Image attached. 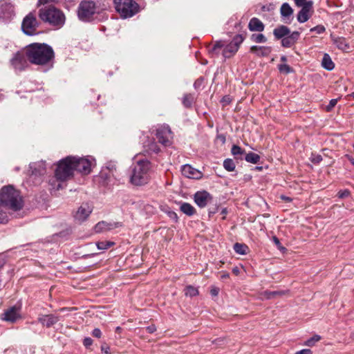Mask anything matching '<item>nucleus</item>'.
I'll list each match as a JSON object with an SVG mask.
<instances>
[{"mask_svg":"<svg viewBox=\"0 0 354 354\" xmlns=\"http://www.w3.org/2000/svg\"><path fill=\"white\" fill-rule=\"evenodd\" d=\"M26 56L32 64L52 66L54 51L46 44L34 43L26 47Z\"/></svg>","mask_w":354,"mask_h":354,"instance_id":"obj_1","label":"nucleus"},{"mask_svg":"<svg viewBox=\"0 0 354 354\" xmlns=\"http://www.w3.org/2000/svg\"><path fill=\"white\" fill-rule=\"evenodd\" d=\"M151 163L147 159L138 160L130 175V183L135 186H143L151 179Z\"/></svg>","mask_w":354,"mask_h":354,"instance_id":"obj_2","label":"nucleus"},{"mask_svg":"<svg viewBox=\"0 0 354 354\" xmlns=\"http://www.w3.org/2000/svg\"><path fill=\"white\" fill-rule=\"evenodd\" d=\"M0 205L16 212L23 207V200L19 191L12 185L4 186L0 189Z\"/></svg>","mask_w":354,"mask_h":354,"instance_id":"obj_3","label":"nucleus"},{"mask_svg":"<svg viewBox=\"0 0 354 354\" xmlns=\"http://www.w3.org/2000/svg\"><path fill=\"white\" fill-rule=\"evenodd\" d=\"M40 19L57 28L62 27L65 23L64 13L53 6H46L39 10Z\"/></svg>","mask_w":354,"mask_h":354,"instance_id":"obj_4","label":"nucleus"},{"mask_svg":"<svg viewBox=\"0 0 354 354\" xmlns=\"http://www.w3.org/2000/svg\"><path fill=\"white\" fill-rule=\"evenodd\" d=\"M74 171L73 156H67L61 160L55 170V177L60 181H64L72 176Z\"/></svg>","mask_w":354,"mask_h":354,"instance_id":"obj_5","label":"nucleus"},{"mask_svg":"<svg viewBox=\"0 0 354 354\" xmlns=\"http://www.w3.org/2000/svg\"><path fill=\"white\" fill-rule=\"evenodd\" d=\"M116 11L123 18L133 16L138 10V4L133 0H114Z\"/></svg>","mask_w":354,"mask_h":354,"instance_id":"obj_6","label":"nucleus"},{"mask_svg":"<svg viewBox=\"0 0 354 354\" xmlns=\"http://www.w3.org/2000/svg\"><path fill=\"white\" fill-rule=\"evenodd\" d=\"M97 12L95 3L93 1H83L78 7L77 15L83 21H89Z\"/></svg>","mask_w":354,"mask_h":354,"instance_id":"obj_7","label":"nucleus"},{"mask_svg":"<svg viewBox=\"0 0 354 354\" xmlns=\"http://www.w3.org/2000/svg\"><path fill=\"white\" fill-rule=\"evenodd\" d=\"M39 23L36 18V15L33 12H30L26 15L21 24V29L23 32L27 35H33L37 32V28Z\"/></svg>","mask_w":354,"mask_h":354,"instance_id":"obj_8","label":"nucleus"},{"mask_svg":"<svg viewBox=\"0 0 354 354\" xmlns=\"http://www.w3.org/2000/svg\"><path fill=\"white\" fill-rule=\"evenodd\" d=\"M28 59L26 56V49L24 52L18 51L14 54L12 59L10 60V63L12 68L16 72H21L24 71L28 66Z\"/></svg>","mask_w":354,"mask_h":354,"instance_id":"obj_9","label":"nucleus"},{"mask_svg":"<svg viewBox=\"0 0 354 354\" xmlns=\"http://www.w3.org/2000/svg\"><path fill=\"white\" fill-rule=\"evenodd\" d=\"M74 171L76 170L83 174H88L91 171L93 162L88 158L73 156Z\"/></svg>","mask_w":354,"mask_h":354,"instance_id":"obj_10","label":"nucleus"},{"mask_svg":"<svg viewBox=\"0 0 354 354\" xmlns=\"http://www.w3.org/2000/svg\"><path fill=\"white\" fill-rule=\"evenodd\" d=\"M156 138L160 143L165 146L171 144L173 133L168 125H162L156 130Z\"/></svg>","mask_w":354,"mask_h":354,"instance_id":"obj_11","label":"nucleus"},{"mask_svg":"<svg viewBox=\"0 0 354 354\" xmlns=\"http://www.w3.org/2000/svg\"><path fill=\"white\" fill-rule=\"evenodd\" d=\"M243 40L244 38L241 35H236L230 44L224 46L223 51V56L227 58L233 56L237 52L240 44Z\"/></svg>","mask_w":354,"mask_h":354,"instance_id":"obj_12","label":"nucleus"},{"mask_svg":"<svg viewBox=\"0 0 354 354\" xmlns=\"http://www.w3.org/2000/svg\"><path fill=\"white\" fill-rule=\"evenodd\" d=\"M15 15V8L11 3L6 0L0 1V19L8 21L14 17Z\"/></svg>","mask_w":354,"mask_h":354,"instance_id":"obj_13","label":"nucleus"},{"mask_svg":"<svg viewBox=\"0 0 354 354\" xmlns=\"http://www.w3.org/2000/svg\"><path fill=\"white\" fill-rule=\"evenodd\" d=\"M194 199L199 207L203 208L212 201V197L207 191H199L195 193Z\"/></svg>","mask_w":354,"mask_h":354,"instance_id":"obj_14","label":"nucleus"},{"mask_svg":"<svg viewBox=\"0 0 354 354\" xmlns=\"http://www.w3.org/2000/svg\"><path fill=\"white\" fill-rule=\"evenodd\" d=\"M313 2L308 1V3L303 7L297 14V21L299 23H304L307 21L312 15Z\"/></svg>","mask_w":354,"mask_h":354,"instance_id":"obj_15","label":"nucleus"},{"mask_svg":"<svg viewBox=\"0 0 354 354\" xmlns=\"http://www.w3.org/2000/svg\"><path fill=\"white\" fill-rule=\"evenodd\" d=\"M93 208L88 203H83L75 212L74 217L76 221H85L92 212Z\"/></svg>","mask_w":354,"mask_h":354,"instance_id":"obj_16","label":"nucleus"},{"mask_svg":"<svg viewBox=\"0 0 354 354\" xmlns=\"http://www.w3.org/2000/svg\"><path fill=\"white\" fill-rule=\"evenodd\" d=\"M182 174L188 178L200 179L203 176V174L198 169L192 167L189 165H185L181 169Z\"/></svg>","mask_w":354,"mask_h":354,"instance_id":"obj_17","label":"nucleus"},{"mask_svg":"<svg viewBox=\"0 0 354 354\" xmlns=\"http://www.w3.org/2000/svg\"><path fill=\"white\" fill-rule=\"evenodd\" d=\"M120 225H121L119 223H108L106 221H100L95 225L94 230L96 233H101L115 229Z\"/></svg>","mask_w":354,"mask_h":354,"instance_id":"obj_18","label":"nucleus"},{"mask_svg":"<svg viewBox=\"0 0 354 354\" xmlns=\"http://www.w3.org/2000/svg\"><path fill=\"white\" fill-rule=\"evenodd\" d=\"M300 33L298 31H294L281 39V45L285 48L292 47L299 39Z\"/></svg>","mask_w":354,"mask_h":354,"instance_id":"obj_19","label":"nucleus"},{"mask_svg":"<svg viewBox=\"0 0 354 354\" xmlns=\"http://www.w3.org/2000/svg\"><path fill=\"white\" fill-rule=\"evenodd\" d=\"M59 320V317L55 316L54 315H45L39 316L38 318V321L44 326L49 328Z\"/></svg>","mask_w":354,"mask_h":354,"instance_id":"obj_20","label":"nucleus"},{"mask_svg":"<svg viewBox=\"0 0 354 354\" xmlns=\"http://www.w3.org/2000/svg\"><path fill=\"white\" fill-rule=\"evenodd\" d=\"M250 52L258 57H268L272 52L270 46H252Z\"/></svg>","mask_w":354,"mask_h":354,"instance_id":"obj_21","label":"nucleus"},{"mask_svg":"<svg viewBox=\"0 0 354 354\" xmlns=\"http://www.w3.org/2000/svg\"><path fill=\"white\" fill-rule=\"evenodd\" d=\"M3 316L6 321L15 322L20 317L19 310L16 307H12L4 313Z\"/></svg>","mask_w":354,"mask_h":354,"instance_id":"obj_22","label":"nucleus"},{"mask_svg":"<svg viewBox=\"0 0 354 354\" xmlns=\"http://www.w3.org/2000/svg\"><path fill=\"white\" fill-rule=\"evenodd\" d=\"M248 28L250 31L262 32L265 28V26L259 19L253 17L249 21Z\"/></svg>","mask_w":354,"mask_h":354,"instance_id":"obj_23","label":"nucleus"},{"mask_svg":"<svg viewBox=\"0 0 354 354\" xmlns=\"http://www.w3.org/2000/svg\"><path fill=\"white\" fill-rule=\"evenodd\" d=\"M280 13L283 20L286 22L292 15L293 9L288 3H283L281 6Z\"/></svg>","mask_w":354,"mask_h":354,"instance_id":"obj_24","label":"nucleus"},{"mask_svg":"<svg viewBox=\"0 0 354 354\" xmlns=\"http://www.w3.org/2000/svg\"><path fill=\"white\" fill-rule=\"evenodd\" d=\"M290 32V29L284 25H281L274 28L273 30V35L277 39L284 38L288 35H289Z\"/></svg>","mask_w":354,"mask_h":354,"instance_id":"obj_25","label":"nucleus"},{"mask_svg":"<svg viewBox=\"0 0 354 354\" xmlns=\"http://www.w3.org/2000/svg\"><path fill=\"white\" fill-rule=\"evenodd\" d=\"M32 169V174L34 175H44L46 173V167L44 162L32 163L30 165Z\"/></svg>","mask_w":354,"mask_h":354,"instance_id":"obj_26","label":"nucleus"},{"mask_svg":"<svg viewBox=\"0 0 354 354\" xmlns=\"http://www.w3.org/2000/svg\"><path fill=\"white\" fill-rule=\"evenodd\" d=\"M322 66L327 71H332L334 68L335 64L328 54L325 53L324 55L322 61Z\"/></svg>","mask_w":354,"mask_h":354,"instance_id":"obj_27","label":"nucleus"},{"mask_svg":"<svg viewBox=\"0 0 354 354\" xmlns=\"http://www.w3.org/2000/svg\"><path fill=\"white\" fill-rule=\"evenodd\" d=\"M180 209L186 215L191 216L195 214V208L188 203H183L180 205Z\"/></svg>","mask_w":354,"mask_h":354,"instance_id":"obj_28","label":"nucleus"},{"mask_svg":"<svg viewBox=\"0 0 354 354\" xmlns=\"http://www.w3.org/2000/svg\"><path fill=\"white\" fill-rule=\"evenodd\" d=\"M10 208H7L0 205V223H6L9 220Z\"/></svg>","mask_w":354,"mask_h":354,"instance_id":"obj_29","label":"nucleus"},{"mask_svg":"<svg viewBox=\"0 0 354 354\" xmlns=\"http://www.w3.org/2000/svg\"><path fill=\"white\" fill-rule=\"evenodd\" d=\"M195 97L194 94H185L183 98V104L186 108H191L194 102Z\"/></svg>","mask_w":354,"mask_h":354,"instance_id":"obj_30","label":"nucleus"},{"mask_svg":"<svg viewBox=\"0 0 354 354\" xmlns=\"http://www.w3.org/2000/svg\"><path fill=\"white\" fill-rule=\"evenodd\" d=\"M245 160L248 162L257 164L260 160V156L257 153L250 152L245 155Z\"/></svg>","mask_w":354,"mask_h":354,"instance_id":"obj_31","label":"nucleus"},{"mask_svg":"<svg viewBox=\"0 0 354 354\" xmlns=\"http://www.w3.org/2000/svg\"><path fill=\"white\" fill-rule=\"evenodd\" d=\"M248 249V246L243 243H236L234 245V251L239 254H245Z\"/></svg>","mask_w":354,"mask_h":354,"instance_id":"obj_32","label":"nucleus"},{"mask_svg":"<svg viewBox=\"0 0 354 354\" xmlns=\"http://www.w3.org/2000/svg\"><path fill=\"white\" fill-rule=\"evenodd\" d=\"M288 291L281 290V291H266L264 292V295L267 297V299H272L277 296L284 295L287 293Z\"/></svg>","mask_w":354,"mask_h":354,"instance_id":"obj_33","label":"nucleus"},{"mask_svg":"<svg viewBox=\"0 0 354 354\" xmlns=\"http://www.w3.org/2000/svg\"><path fill=\"white\" fill-rule=\"evenodd\" d=\"M251 40L256 43H265L267 41V38L261 33L252 34L251 35Z\"/></svg>","mask_w":354,"mask_h":354,"instance_id":"obj_34","label":"nucleus"},{"mask_svg":"<svg viewBox=\"0 0 354 354\" xmlns=\"http://www.w3.org/2000/svg\"><path fill=\"white\" fill-rule=\"evenodd\" d=\"M224 168L228 171H232L235 169V163L233 160L227 158L223 162Z\"/></svg>","mask_w":354,"mask_h":354,"instance_id":"obj_35","label":"nucleus"},{"mask_svg":"<svg viewBox=\"0 0 354 354\" xmlns=\"http://www.w3.org/2000/svg\"><path fill=\"white\" fill-rule=\"evenodd\" d=\"M198 294V290L197 288H194L192 286H188L185 289V295L189 297H194Z\"/></svg>","mask_w":354,"mask_h":354,"instance_id":"obj_36","label":"nucleus"},{"mask_svg":"<svg viewBox=\"0 0 354 354\" xmlns=\"http://www.w3.org/2000/svg\"><path fill=\"white\" fill-rule=\"evenodd\" d=\"M114 243L111 241H100L96 243V245L99 250H103L109 248Z\"/></svg>","mask_w":354,"mask_h":354,"instance_id":"obj_37","label":"nucleus"},{"mask_svg":"<svg viewBox=\"0 0 354 354\" xmlns=\"http://www.w3.org/2000/svg\"><path fill=\"white\" fill-rule=\"evenodd\" d=\"M321 339V337L318 335H315L311 338L307 339L305 342V345L308 346H313L316 342Z\"/></svg>","mask_w":354,"mask_h":354,"instance_id":"obj_38","label":"nucleus"},{"mask_svg":"<svg viewBox=\"0 0 354 354\" xmlns=\"http://www.w3.org/2000/svg\"><path fill=\"white\" fill-rule=\"evenodd\" d=\"M278 68L281 73L288 74L292 72V69L291 68V67L286 64L279 65Z\"/></svg>","mask_w":354,"mask_h":354,"instance_id":"obj_39","label":"nucleus"},{"mask_svg":"<svg viewBox=\"0 0 354 354\" xmlns=\"http://www.w3.org/2000/svg\"><path fill=\"white\" fill-rule=\"evenodd\" d=\"M231 152L234 156H236L238 155H242L244 153V150L237 145H233Z\"/></svg>","mask_w":354,"mask_h":354,"instance_id":"obj_40","label":"nucleus"},{"mask_svg":"<svg viewBox=\"0 0 354 354\" xmlns=\"http://www.w3.org/2000/svg\"><path fill=\"white\" fill-rule=\"evenodd\" d=\"M325 30H326V28L322 25H318L315 27L310 28V32H315L317 34H322V33L324 32Z\"/></svg>","mask_w":354,"mask_h":354,"instance_id":"obj_41","label":"nucleus"},{"mask_svg":"<svg viewBox=\"0 0 354 354\" xmlns=\"http://www.w3.org/2000/svg\"><path fill=\"white\" fill-rule=\"evenodd\" d=\"M322 160V157L319 154H312L311 161L313 163H319Z\"/></svg>","mask_w":354,"mask_h":354,"instance_id":"obj_42","label":"nucleus"},{"mask_svg":"<svg viewBox=\"0 0 354 354\" xmlns=\"http://www.w3.org/2000/svg\"><path fill=\"white\" fill-rule=\"evenodd\" d=\"M350 192L348 189L341 190L338 192V196L340 198H344L348 196Z\"/></svg>","mask_w":354,"mask_h":354,"instance_id":"obj_43","label":"nucleus"},{"mask_svg":"<svg viewBox=\"0 0 354 354\" xmlns=\"http://www.w3.org/2000/svg\"><path fill=\"white\" fill-rule=\"evenodd\" d=\"M337 103V99H332L326 106L328 111H330Z\"/></svg>","mask_w":354,"mask_h":354,"instance_id":"obj_44","label":"nucleus"},{"mask_svg":"<svg viewBox=\"0 0 354 354\" xmlns=\"http://www.w3.org/2000/svg\"><path fill=\"white\" fill-rule=\"evenodd\" d=\"M92 335L96 338H100L102 336V332L99 328H96L93 330Z\"/></svg>","mask_w":354,"mask_h":354,"instance_id":"obj_45","label":"nucleus"},{"mask_svg":"<svg viewBox=\"0 0 354 354\" xmlns=\"http://www.w3.org/2000/svg\"><path fill=\"white\" fill-rule=\"evenodd\" d=\"M224 46V44L222 41H217L214 46H213L212 50L216 52L217 49L221 48Z\"/></svg>","mask_w":354,"mask_h":354,"instance_id":"obj_46","label":"nucleus"},{"mask_svg":"<svg viewBox=\"0 0 354 354\" xmlns=\"http://www.w3.org/2000/svg\"><path fill=\"white\" fill-rule=\"evenodd\" d=\"M83 344L86 348H88L92 345L93 339L91 337H86L84 339Z\"/></svg>","mask_w":354,"mask_h":354,"instance_id":"obj_47","label":"nucleus"},{"mask_svg":"<svg viewBox=\"0 0 354 354\" xmlns=\"http://www.w3.org/2000/svg\"><path fill=\"white\" fill-rule=\"evenodd\" d=\"M272 240L279 250H285V248L281 246V243L277 237L273 236Z\"/></svg>","mask_w":354,"mask_h":354,"instance_id":"obj_48","label":"nucleus"},{"mask_svg":"<svg viewBox=\"0 0 354 354\" xmlns=\"http://www.w3.org/2000/svg\"><path fill=\"white\" fill-rule=\"evenodd\" d=\"M294 1L297 7H303L308 3L306 0H294Z\"/></svg>","mask_w":354,"mask_h":354,"instance_id":"obj_49","label":"nucleus"},{"mask_svg":"<svg viewBox=\"0 0 354 354\" xmlns=\"http://www.w3.org/2000/svg\"><path fill=\"white\" fill-rule=\"evenodd\" d=\"M295 354H313L310 349H302L296 352Z\"/></svg>","mask_w":354,"mask_h":354,"instance_id":"obj_50","label":"nucleus"},{"mask_svg":"<svg viewBox=\"0 0 354 354\" xmlns=\"http://www.w3.org/2000/svg\"><path fill=\"white\" fill-rule=\"evenodd\" d=\"M146 330L149 333H154L156 330V328L154 325H151V326H149L146 328Z\"/></svg>","mask_w":354,"mask_h":354,"instance_id":"obj_51","label":"nucleus"},{"mask_svg":"<svg viewBox=\"0 0 354 354\" xmlns=\"http://www.w3.org/2000/svg\"><path fill=\"white\" fill-rule=\"evenodd\" d=\"M101 350L102 352H104L105 354H109V347L107 346L102 345L101 346Z\"/></svg>","mask_w":354,"mask_h":354,"instance_id":"obj_52","label":"nucleus"},{"mask_svg":"<svg viewBox=\"0 0 354 354\" xmlns=\"http://www.w3.org/2000/svg\"><path fill=\"white\" fill-rule=\"evenodd\" d=\"M210 292L212 296H216L218 294V289L216 288H214L211 290Z\"/></svg>","mask_w":354,"mask_h":354,"instance_id":"obj_53","label":"nucleus"},{"mask_svg":"<svg viewBox=\"0 0 354 354\" xmlns=\"http://www.w3.org/2000/svg\"><path fill=\"white\" fill-rule=\"evenodd\" d=\"M232 273H233L234 274H235L236 276L239 275V273H240V270H239V268L237 266H236V267L233 268H232Z\"/></svg>","mask_w":354,"mask_h":354,"instance_id":"obj_54","label":"nucleus"},{"mask_svg":"<svg viewBox=\"0 0 354 354\" xmlns=\"http://www.w3.org/2000/svg\"><path fill=\"white\" fill-rule=\"evenodd\" d=\"M283 201H286V202H290L292 201V198L288 197V196H284V195H281V197H280Z\"/></svg>","mask_w":354,"mask_h":354,"instance_id":"obj_55","label":"nucleus"},{"mask_svg":"<svg viewBox=\"0 0 354 354\" xmlns=\"http://www.w3.org/2000/svg\"><path fill=\"white\" fill-rule=\"evenodd\" d=\"M151 149L156 153H158L159 151V149L158 148L156 144L152 145Z\"/></svg>","mask_w":354,"mask_h":354,"instance_id":"obj_56","label":"nucleus"},{"mask_svg":"<svg viewBox=\"0 0 354 354\" xmlns=\"http://www.w3.org/2000/svg\"><path fill=\"white\" fill-rule=\"evenodd\" d=\"M346 157L351 162V163L353 165H354V158L352 156H349V155H346Z\"/></svg>","mask_w":354,"mask_h":354,"instance_id":"obj_57","label":"nucleus"},{"mask_svg":"<svg viewBox=\"0 0 354 354\" xmlns=\"http://www.w3.org/2000/svg\"><path fill=\"white\" fill-rule=\"evenodd\" d=\"M343 41H344L343 40L340 39V44L337 45L339 48L344 49V48L343 46V45H344ZM344 46H345V47H347L346 44H344Z\"/></svg>","mask_w":354,"mask_h":354,"instance_id":"obj_58","label":"nucleus"},{"mask_svg":"<svg viewBox=\"0 0 354 354\" xmlns=\"http://www.w3.org/2000/svg\"><path fill=\"white\" fill-rule=\"evenodd\" d=\"M230 275L228 273H223L222 275H221V279H227L229 278Z\"/></svg>","mask_w":354,"mask_h":354,"instance_id":"obj_59","label":"nucleus"},{"mask_svg":"<svg viewBox=\"0 0 354 354\" xmlns=\"http://www.w3.org/2000/svg\"><path fill=\"white\" fill-rule=\"evenodd\" d=\"M170 217L177 219V215L175 212H171L170 213Z\"/></svg>","mask_w":354,"mask_h":354,"instance_id":"obj_60","label":"nucleus"},{"mask_svg":"<svg viewBox=\"0 0 354 354\" xmlns=\"http://www.w3.org/2000/svg\"><path fill=\"white\" fill-rule=\"evenodd\" d=\"M281 60L282 62H286L287 58H286V57H285V56H282V57H281Z\"/></svg>","mask_w":354,"mask_h":354,"instance_id":"obj_61","label":"nucleus"},{"mask_svg":"<svg viewBox=\"0 0 354 354\" xmlns=\"http://www.w3.org/2000/svg\"><path fill=\"white\" fill-rule=\"evenodd\" d=\"M223 101L227 102L228 103L230 102L229 97H223Z\"/></svg>","mask_w":354,"mask_h":354,"instance_id":"obj_62","label":"nucleus"},{"mask_svg":"<svg viewBox=\"0 0 354 354\" xmlns=\"http://www.w3.org/2000/svg\"><path fill=\"white\" fill-rule=\"evenodd\" d=\"M108 169H110V170H112V169H115V166L114 165H111L110 167H108Z\"/></svg>","mask_w":354,"mask_h":354,"instance_id":"obj_63","label":"nucleus"},{"mask_svg":"<svg viewBox=\"0 0 354 354\" xmlns=\"http://www.w3.org/2000/svg\"><path fill=\"white\" fill-rule=\"evenodd\" d=\"M351 97H352L353 99H354V92L352 93L351 95H350Z\"/></svg>","mask_w":354,"mask_h":354,"instance_id":"obj_64","label":"nucleus"}]
</instances>
